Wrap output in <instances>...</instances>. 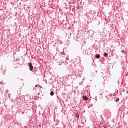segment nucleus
<instances>
[{"label":"nucleus","mask_w":128,"mask_h":128,"mask_svg":"<svg viewBox=\"0 0 128 128\" xmlns=\"http://www.w3.org/2000/svg\"><path fill=\"white\" fill-rule=\"evenodd\" d=\"M95 58H100V54H98L96 56Z\"/></svg>","instance_id":"20e7f679"},{"label":"nucleus","mask_w":128,"mask_h":128,"mask_svg":"<svg viewBox=\"0 0 128 128\" xmlns=\"http://www.w3.org/2000/svg\"><path fill=\"white\" fill-rule=\"evenodd\" d=\"M61 54H64V51L62 52H61Z\"/></svg>","instance_id":"1a4fd4ad"},{"label":"nucleus","mask_w":128,"mask_h":128,"mask_svg":"<svg viewBox=\"0 0 128 128\" xmlns=\"http://www.w3.org/2000/svg\"><path fill=\"white\" fill-rule=\"evenodd\" d=\"M28 65L30 68V70H34V66H32V63H28Z\"/></svg>","instance_id":"f257e3e1"},{"label":"nucleus","mask_w":128,"mask_h":128,"mask_svg":"<svg viewBox=\"0 0 128 128\" xmlns=\"http://www.w3.org/2000/svg\"><path fill=\"white\" fill-rule=\"evenodd\" d=\"M38 86H40L38 85V84H36V87L38 88Z\"/></svg>","instance_id":"9d476101"},{"label":"nucleus","mask_w":128,"mask_h":128,"mask_svg":"<svg viewBox=\"0 0 128 128\" xmlns=\"http://www.w3.org/2000/svg\"><path fill=\"white\" fill-rule=\"evenodd\" d=\"M107 112H108L109 114H112V112H110V110H107Z\"/></svg>","instance_id":"423d86ee"},{"label":"nucleus","mask_w":128,"mask_h":128,"mask_svg":"<svg viewBox=\"0 0 128 128\" xmlns=\"http://www.w3.org/2000/svg\"><path fill=\"white\" fill-rule=\"evenodd\" d=\"M116 100V102H118V100H120V98H118V99Z\"/></svg>","instance_id":"9b49d317"},{"label":"nucleus","mask_w":128,"mask_h":128,"mask_svg":"<svg viewBox=\"0 0 128 128\" xmlns=\"http://www.w3.org/2000/svg\"><path fill=\"white\" fill-rule=\"evenodd\" d=\"M127 94H128V91L127 92Z\"/></svg>","instance_id":"4468645a"},{"label":"nucleus","mask_w":128,"mask_h":128,"mask_svg":"<svg viewBox=\"0 0 128 128\" xmlns=\"http://www.w3.org/2000/svg\"><path fill=\"white\" fill-rule=\"evenodd\" d=\"M39 126H40V125H39Z\"/></svg>","instance_id":"f8f14e48"},{"label":"nucleus","mask_w":128,"mask_h":128,"mask_svg":"<svg viewBox=\"0 0 128 128\" xmlns=\"http://www.w3.org/2000/svg\"><path fill=\"white\" fill-rule=\"evenodd\" d=\"M82 98L84 100H85V101H86L88 100V96H83Z\"/></svg>","instance_id":"f03ea898"},{"label":"nucleus","mask_w":128,"mask_h":128,"mask_svg":"<svg viewBox=\"0 0 128 128\" xmlns=\"http://www.w3.org/2000/svg\"><path fill=\"white\" fill-rule=\"evenodd\" d=\"M76 118H80V114H76Z\"/></svg>","instance_id":"6e6552de"},{"label":"nucleus","mask_w":128,"mask_h":128,"mask_svg":"<svg viewBox=\"0 0 128 128\" xmlns=\"http://www.w3.org/2000/svg\"><path fill=\"white\" fill-rule=\"evenodd\" d=\"M88 50H84V52H83V54H87V55H88Z\"/></svg>","instance_id":"7ed1b4c3"},{"label":"nucleus","mask_w":128,"mask_h":128,"mask_svg":"<svg viewBox=\"0 0 128 128\" xmlns=\"http://www.w3.org/2000/svg\"><path fill=\"white\" fill-rule=\"evenodd\" d=\"M108 53L104 52V56L106 58V56H108Z\"/></svg>","instance_id":"39448f33"},{"label":"nucleus","mask_w":128,"mask_h":128,"mask_svg":"<svg viewBox=\"0 0 128 128\" xmlns=\"http://www.w3.org/2000/svg\"><path fill=\"white\" fill-rule=\"evenodd\" d=\"M50 96H54V92H52V91L50 93Z\"/></svg>","instance_id":"0eeeda50"},{"label":"nucleus","mask_w":128,"mask_h":128,"mask_svg":"<svg viewBox=\"0 0 128 128\" xmlns=\"http://www.w3.org/2000/svg\"><path fill=\"white\" fill-rule=\"evenodd\" d=\"M122 52H124V50H122Z\"/></svg>","instance_id":"ddd939ff"}]
</instances>
